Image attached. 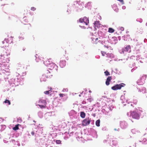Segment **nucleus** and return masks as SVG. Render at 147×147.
<instances>
[{
  "label": "nucleus",
  "instance_id": "obj_36",
  "mask_svg": "<svg viewBox=\"0 0 147 147\" xmlns=\"http://www.w3.org/2000/svg\"><path fill=\"white\" fill-rule=\"evenodd\" d=\"M99 41H100V42H101V43L103 45L106 44V43H107V42H108V41H100V40H99Z\"/></svg>",
  "mask_w": 147,
  "mask_h": 147
},
{
  "label": "nucleus",
  "instance_id": "obj_7",
  "mask_svg": "<svg viewBox=\"0 0 147 147\" xmlns=\"http://www.w3.org/2000/svg\"><path fill=\"white\" fill-rule=\"evenodd\" d=\"M79 22L81 23H84L86 25L89 23V18L86 17H84L83 18H80L79 20Z\"/></svg>",
  "mask_w": 147,
  "mask_h": 147
},
{
  "label": "nucleus",
  "instance_id": "obj_30",
  "mask_svg": "<svg viewBox=\"0 0 147 147\" xmlns=\"http://www.w3.org/2000/svg\"><path fill=\"white\" fill-rule=\"evenodd\" d=\"M137 100L136 99H134L133 100L132 103L134 105H136L137 103Z\"/></svg>",
  "mask_w": 147,
  "mask_h": 147
},
{
  "label": "nucleus",
  "instance_id": "obj_9",
  "mask_svg": "<svg viewBox=\"0 0 147 147\" xmlns=\"http://www.w3.org/2000/svg\"><path fill=\"white\" fill-rule=\"evenodd\" d=\"M121 128L122 129L126 128L128 126V124L127 122L124 121H121L120 123Z\"/></svg>",
  "mask_w": 147,
  "mask_h": 147
},
{
  "label": "nucleus",
  "instance_id": "obj_26",
  "mask_svg": "<svg viewBox=\"0 0 147 147\" xmlns=\"http://www.w3.org/2000/svg\"><path fill=\"white\" fill-rule=\"evenodd\" d=\"M115 30L111 28H109L108 29V32L109 33H112L114 32Z\"/></svg>",
  "mask_w": 147,
  "mask_h": 147
},
{
  "label": "nucleus",
  "instance_id": "obj_11",
  "mask_svg": "<svg viewBox=\"0 0 147 147\" xmlns=\"http://www.w3.org/2000/svg\"><path fill=\"white\" fill-rule=\"evenodd\" d=\"M9 55V53H7V52L5 51L4 52H3V54L1 53L0 56L1 57L7 59V60L9 61V59L7 57H8V55Z\"/></svg>",
  "mask_w": 147,
  "mask_h": 147
},
{
  "label": "nucleus",
  "instance_id": "obj_22",
  "mask_svg": "<svg viewBox=\"0 0 147 147\" xmlns=\"http://www.w3.org/2000/svg\"><path fill=\"white\" fill-rule=\"evenodd\" d=\"M86 116V113L84 111H81L80 112V116L82 118H84Z\"/></svg>",
  "mask_w": 147,
  "mask_h": 147
},
{
  "label": "nucleus",
  "instance_id": "obj_29",
  "mask_svg": "<svg viewBox=\"0 0 147 147\" xmlns=\"http://www.w3.org/2000/svg\"><path fill=\"white\" fill-rule=\"evenodd\" d=\"M9 42V40L8 39L5 38L4 40L2 42V43L3 44L5 43H6L7 44Z\"/></svg>",
  "mask_w": 147,
  "mask_h": 147
},
{
  "label": "nucleus",
  "instance_id": "obj_3",
  "mask_svg": "<svg viewBox=\"0 0 147 147\" xmlns=\"http://www.w3.org/2000/svg\"><path fill=\"white\" fill-rule=\"evenodd\" d=\"M36 145L39 147H43L45 145L46 143L43 138H41L40 137L35 138Z\"/></svg>",
  "mask_w": 147,
  "mask_h": 147
},
{
  "label": "nucleus",
  "instance_id": "obj_44",
  "mask_svg": "<svg viewBox=\"0 0 147 147\" xmlns=\"http://www.w3.org/2000/svg\"><path fill=\"white\" fill-rule=\"evenodd\" d=\"M137 67H134L131 69V71L132 72H133L136 69Z\"/></svg>",
  "mask_w": 147,
  "mask_h": 147
},
{
  "label": "nucleus",
  "instance_id": "obj_46",
  "mask_svg": "<svg viewBox=\"0 0 147 147\" xmlns=\"http://www.w3.org/2000/svg\"><path fill=\"white\" fill-rule=\"evenodd\" d=\"M68 90L67 88H64L63 90L62 91L63 92H65L66 91L67 92L68 91Z\"/></svg>",
  "mask_w": 147,
  "mask_h": 147
},
{
  "label": "nucleus",
  "instance_id": "obj_38",
  "mask_svg": "<svg viewBox=\"0 0 147 147\" xmlns=\"http://www.w3.org/2000/svg\"><path fill=\"white\" fill-rule=\"evenodd\" d=\"M104 46L107 48L108 49H111V47L110 46H109L108 45H104Z\"/></svg>",
  "mask_w": 147,
  "mask_h": 147
},
{
  "label": "nucleus",
  "instance_id": "obj_32",
  "mask_svg": "<svg viewBox=\"0 0 147 147\" xmlns=\"http://www.w3.org/2000/svg\"><path fill=\"white\" fill-rule=\"evenodd\" d=\"M142 143L143 144H146L147 143V140L144 138L142 141Z\"/></svg>",
  "mask_w": 147,
  "mask_h": 147
},
{
  "label": "nucleus",
  "instance_id": "obj_50",
  "mask_svg": "<svg viewBox=\"0 0 147 147\" xmlns=\"http://www.w3.org/2000/svg\"><path fill=\"white\" fill-rule=\"evenodd\" d=\"M120 30L122 31H123L124 30V28L123 27H121L120 28Z\"/></svg>",
  "mask_w": 147,
  "mask_h": 147
},
{
  "label": "nucleus",
  "instance_id": "obj_48",
  "mask_svg": "<svg viewBox=\"0 0 147 147\" xmlns=\"http://www.w3.org/2000/svg\"><path fill=\"white\" fill-rule=\"evenodd\" d=\"M79 26L82 28V29H85V28H85L84 26H81V25H80Z\"/></svg>",
  "mask_w": 147,
  "mask_h": 147
},
{
  "label": "nucleus",
  "instance_id": "obj_40",
  "mask_svg": "<svg viewBox=\"0 0 147 147\" xmlns=\"http://www.w3.org/2000/svg\"><path fill=\"white\" fill-rule=\"evenodd\" d=\"M50 90L46 91L44 92V93L46 94H49L50 93Z\"/></svg>",
  "mask_w": 147,
  "mask_h": 147
},
{
  "label": "nucleus",
  "instance_id": "obj_4",
  "mask_svg": "<svg viewBox=\"0 0 147 147\" xmlns=\"http://www.w3.org/2000/svg\"><path fill=\"white\" fill-rule=\"evenodd\" d=\"M140 112H142V110L138 111V110H136L135 111H133L131 113L130 116H131L132 118L136 119H139L140 118Z\"/></svg>",
  "mask_w": 147,
  "mask_h": 147
},
{
  "label": "nucleus",
  "instance_id": "obj_59",
  "mask_svg": "<svg viewBox=\"0 0 147 147\" xmlns=\"http://www.w3.org/2000/svg\"><path fill=\"white\" fill-rule=\"evenodd\" d=\"M125 36H127V37H129V38H130L129 37V34H127Z\"/></svg>",
  "mask_w": 147,
  "mask_h": 147
},
{
  "label": "nucleus",
  "instance_id": "obj_28",
  "mask_svg": "<svg viewBox=\"0 0 147 147\" xmlns=\"http://www.w3.org/2000/svg\"><path fill=\"white\" fill-rule=\"evenodd\" d=\"M4 103H7L8 104V105H10L11 104V102L10 101L7 99H6L4 102Z\"/></svg>",
  "mask_w": 147,
  "mask_h": 147
},
{
  "label": "nucleus",
  "instance_id": "obj_12",
  "mask_svg": "<svg viewBox=\"0 0 147 147\" xmlns=\"http://www.w3.org/2000/svg\"><path fill=\"white\" fill-rule=\"evenodd\" d=\"M90 135H91L94 138H97V135L96 131L93 129H90Z\"/></svg>",
  "mask_w": 147,
  "mask_h": 147
},
{
  "label": "nucleus",
  "instance_id": "obj_25",
  "mask_svg": "<svg viewBox=\"0 0 147 147\" xmlns=\"http://www.w3.org/2000/svg\"><path fill=\"white\" fill-rule=\"evenodd\" d=\"M100 120L99 119L97 120L96 121V125L97 127H99L100 126Z\"/></svg>",
  "mask_w": 147,
  "mask_h": 147
},
{
  "label": "nucleus",
  "instance_id": "obj_15",
  "mask_svg": "<svg viewBox=\"0 0 147 147\" xmlns=\"http://www.w3.org/2000/svg\"><path fill=\"white\" fill-rule=\"evenodd\" d=\"M68 114L70 116H72L74 117L77 114V112L74 110H72L68 113Z\"/></svg>",
  "mask_w": 147,
  "mask_h": 147
},
{
  "label": "nucleus",
  "instance_id": "obj_43",
  "mask_svg": "<svg viewBox=\"0 0 147 147\" xmlns=\"http://www.w3.org/2000/svg\"><path fill=\"white\" fill-rule=\"evenodd\" d=\"M102 129L103 131H105L107 130L106 127H104L102 128Z\"/></svg>",
  "mask_w": 147,
  "mask_h": 147
},
{
  "label": "nucleus",
  "instance_id": "obj_13",
  "mask_svg": "<svg viewBox=\"0 0 147 147\" xmlns=\"http://www.w3.org/2000/svg\"><path fill=\"white\" fill-rule=\"evenodd\" d=\"M125 50V52L127 53V52L130 53L131 52V48L130 45H128L126 46V47L123 48Z\"/></svg>",
  "mask_w": 147,
  "mask_h": 147
},
{
  "label": "nucleus",
  "instance_id": "obj_8",
  "mask_svg": "<svg viewBox=\"0 0 147 147\" xmlns=\"http://www.w3.org/2000/svg\"><path fill=\"white\" fill-rule=\"evenodd\" d=\"M90 119H89V118L85 119L82 121V125L83 126H86L90 123Z\"/></svg>",
  "mask_w": 147,
  "mask_h": 147
},
{
  "label": "nucleus",
  "instance_id": "obj_14",
  "mask_svg": "<svg viewBox=\"0 0 147 147\" xmlns=\"http://www.w3.org/2000/svg\"><path fill=\"white\" fill-rule=\"evenodd\" d=\"M94 26V29L96 30V28H98L100 27V24L99 21H96L94 22L93 23Z\"/></svg>",
  "mask_w": 147,
  "mask_h": 147
},
{
  "label": "nucleus",
  "instance_id": "obj_2",
  "mask_svg": "<svg viewBox=\"0 0 147 147\" xmlns=\"http://www.w3.org/2000/svg\"><path fill=\"white\" fill-rule=\"evenodd\" d=\"M43 63L46 66L48 67L49 69L52 70L53 69H54L56 71L57 70L58 66L55 63L48 60L44 61Z\"/></svg>",
  "mask_w": 147,
  "mask_h": 147
},
{
  "label": "nucleus",
  "instance_id": "obj_37",
  "mask_svg": "<svg viewBox=\"0 0 147 147\" xmlns=\"http://www.w3.org/2000/svg\"><path fill=\"white\" fill-rule=\"evenodd\" d=\"M136 21L140 23H141L142 22V20L141 18L137 19H136Z\"/></svg>",
  "mask_w": 147,
  "mask_h": 147
},
{
  "label": "nucleus",
  "instance_id": "obj_61",
  "mask_svg": "<svg viewBox=\"0 0 147 147\" xmlns=\"http://www.w3.org/2000/svg\"><path fill=\"white\" fill-rule=\"evenodd\" d=\"M102 32L101 31H99L98 32V34L99 35L100 33H101Z\"/></svg>",
  "mask_w": 147,
  "mask_h": 147
},
{
  "label": "nucleus",
  "instance_id": "obj_19",
  "mask_svg": "<svg viewBox=\"0 0 147 147\" xmlns=\"http://www.w3.org/2000/svg\"><path fill=\"white\" fill-rule=\"evenodd\" d=\"M48 76L47 77L45 75H42L41 78H40V81L41 82L42 81L45 82L47 80V78H48Z\"/></svg>",
  "mask_w": 147,
  "mask_h": 147
},
{
  "label": "nucleus",
  "instance_id": "obj_42",
  "mask_svg": "<svg viewBox=\"0 0 147 147\" xmlns=\"http://www.w3.org/2000/svg\"><path fill=\"white\" fill-rule=\"evenodd\" d=\"M36 8L34 7H32L31 8V10L32 11H34L36 10Z\"/></svg>",
  "mask_w": 147,
  "mask_h": 147
},
{
  "label": "nucleus",
  "instance_id": "obj_17",
  "mask_svg": "<svg viewBox=\"0 0 147 147\" xmlns=\"http://www.w3.org/2000/svg\"><path fill=\"white\" fill-rule=\"evenodd\" d=\"M112 79L111 76H108L106 80L105 84L106 85L108 86L110 84V82Z\"/></svg>",
  "mask_w": 147,
  "mask_h": 147
},
{
  "label": "nucleus",
  "instance_id": "obj_16",
  "mask_svg": "<svg viewBox=\"0 0 147 147\" xmlns=\"http://www.w3.org/2000/svg\"><path fill=\"white\" fill-rule=\"evenodd\" d=\"M66 65V61L65 60L61 61L59 62V65L61 68L64 67Z\"/></svg>",
  "mask_w": 147,
  "mask_h": 147
},
{
  "label": "nucleus",
  "instance_id": "obj_21",
  "mask_svg": "<svg viewBox=\"0 0 147 147\" xmlns=\"http://www.w3.org/2000/svg\"><path fill=\"white\" fill-rule=\"evenodd\" d=\"M119 52L120 54H123L124 55L126 54V53L125 52V50H124V49L123 48L119 50Z\"/></svg>",
  "mask_w": 147,
  "mask_h": 147
},
{
  "label": "nucleus",
  "instance_id": "obj_60",
  "mask_svg": "<svg viewBox=\"0 0 147 147\" xmlns=\"http://www.w3.org/2000/svg\"><path fill=\"white\" fill-rule=\"evenodd\" d=\"M118 39L119 40H121V37L120 36H118Z\"/></svg>",
  "mask_w": 147,
  "mask_h": 147
},
{
  "label": "nucleus",
  "instance_id": "obj_54",
  "mask_svg": "<svg viewBox=\"0 0 147 147\" xmlns=\"http://www.w3.org/2000/svg\"><path fill=\"white\" fill-rule=\"evenodd\" d=\"M112 38L114 40H117V38L116 37H113Z\"/></svg>",
  "mask_w": 147,
  "mask_h": 147
},
{
  "label": "nucleus",
  "instance_id": "obj_35",
  "mask_svg": "<svg viewBox=\"0 0 147 147\" xmlns=\"http://www.w3.org/2000/svg\"><path fill=\"white\" fill-rule=\"evenodd\" d=\"M92 2H89L88 3H87L86 4V5L85 7H86L88 6H90Z\"/></svg>",
  "mask_w": 147,
  "mask_h": 147
},
{
  "label": "nucleus",
  "instance_id": "obj_62",
  "mask_svg": "<svg viewBox=\"0 0 147 147\" xmlns=\"http://www.w3.org/2000/svg\"><path fill=\"white\" fill-rule=\"evenodd\" d=\"M95 58L97 59H98L100 58L99 56H95Z\"/></svg>",
  "mask_w": 147,
  "mask_h": 147
},
{
  "label": "nucleus",
  "instance_id": "obj_24",
  "mask_svg": "<svg viewBox=\"0 0 147 147\" xmlns=\"http://www.w3.org/2000/svg\"><path fill=\"white\" fill-rule=\"evenodd\" d=\"M38 115L39 118H41L43 117V113L42 112L39 111L38 113Z\"/></svg>",
  "mask_w": 147,
  "mask_h": 147
},
{
  "label": "nucleus",
  "instance_id": "obj_23",
  "mask_svg": "<svg viewBox=\"0 0 147 147\" xmlns=\"http://www.w3.org/2000/svg\"><path fill=\"white\" fill-rule=\"evenodd\" d=\"M20 125L19 124L16 125L15 126L13 127V129L14 131H16L19 129V126Z\"/></svg>",
  "mask_w": 147,
  "mask_h": 147
},
{
  "label": "nucleus",
  "instance_id": "obj_53",
  "mask_svg": "<svg viewBox=\"0 0 147 147\" xmlns=\"http://www.w3.org/2000/svg\"><path fill=\"white\" fill-rule=\"evenodd\" d=\"M3 142L5 143H7L8 142V141H7V140H3Z\"/></svg>",
  "mask_w": 147,
  "mask_h": 147
},
{
  "label": "nucleus",
  "instance_id": "obj_63",
  "mask_svg": "<svg viewBox=\"0 0 147 147\" xmlns=\"http://www.w3.org/2000/svg\"><path fill=\"white\" fill-rule=\"evenodd\" d=\"M107 140H104L103 141L104 142H107Z\"/></svg>",
  "mask_w": 147,
  "mask_h": 147
},
{
  "label": "nucleus",
  "instance_id": "obj_6",
  "mask_svg": "<svg viewBox=\"0 0 147 147\" xmlns=\"http://www.w3.org/2000/svg\"><path fill=\"white\" fill-rule=\"evenodd\" d=\"M38 105L41 109H43L45 107L47 102L45 100L41 99L39 100Z\"/></svg>",
  "mask_w": 147,
  "mask_h": 147
},
{
  "label": "nucleus",
  "instance_id": "obj_1",
  "mask_svg": "<svg viewBox=\"0 0 147 147\" xmlns=\"http://www.w3.org/2000/svg\"><path fill=\"white\" fill-rule=\"evenodd\" d=\"M18 76L14 78H12L8 80V82L10 86H16L18 85L19 84L22 85V83H21L22 80H21V79Z\"/></svg>",
  "mask_w": 147,
  "mask_h": 147
},
{
  "label": "nucleus",
  "instance_id": "obj_52",
  "mask_svg": "<svg viewBox=\"0 0 147 147\" xmlns=\"http://www.w3.org/2000/svg\"><path fill=\"white\" fill-rule=\"evenodd\" d=\"M31 134L32 135L34 136L35 134V133L34 131H32L31 132Z\"/></svg>",
  "mask_w": 147,
  "mask_h": 147
},
{
  "label": "nucleus",
  "instance_id": "obj_27",
  "mask_svg": "<svg viewBox=\"0 0 147 147\" xmlns=\"http://www.w3.org/2000/svg\"><path fill=\"white\" fill-rule=\"evenodd\" d=\"M122 38H123V40L126 41H129V39H130L129 37H127V36H122Z\"/></svg>",
  "mask_w": 147,
  "mask_h": 147
},
{
  "label": "nucleus",
  "instance_id": "obj_33",
  "mask_svg": "<svg viewBox=\"0 0 147 147\" xmlns=\"http://www.w3.org/2000/svg\"><path fill=\"white\" fill-rule=\"evenodd\" d=\"M61 141L60 140H56V143L57 144H61Z\"/></svg>",
  "mask_w": 147,
  "mask_h": 147
},
{
  "label": "nucleus",
  "instance_id": "obj_41",
  "mask_svg": "<svg viewBox=\"0 0 147 147\" xmlns=\"http://www.w3.org/2000/svg\"><path fill=\"white\" fill-rule=\"evenodd\" d=\"M131 132H132V133H133V134H136V131H137H137H136L135 130V129H131Z\"/></svg>",
  "mask_w": 147,
  "mask_h": 147
},
{
  "label": "nucleus",
  "instance_id": "obj_55",
  "mask_svg": "<svg viewBox=\"0 0 147 147\" xmlns=\"http://www.w3.org/2000/svg\"><path fill=\"white\" fill-rule=\"evenodd\" d=\"M126 8V7L125 6H123L122 7V9H124Z\"/></svg>",
  "mask_w": 147,
  "mask_h": 147
},
{
  "label": "nucleus",
  "instance_id": "obj_34",
  "mask_svg": "<svg viewBox=\"0 0 147 147\" xmlns=\"http://www.w3.org/2000/svg\"><path fill=\"white\" fill-rule=\"evenodd\" d=\"M139 51V50H136L134 51V53L136 54H138L140 53Z\"/></svg>",
  "mask_w": 147,
  "mask_h": 147
},
{
  "label": "nucleus",
  "instance_id": "obj_57",
  "mask_svg": "<svg viewBox=\"0 0 147 147\" xmlns=\"http://www.w3.org/2000/svg\"><path fill=\"white\" fill-rule=\"evenodd\" d=\"M82 103L83 104H85L86 103V102L85 101H84L83 100L82 102Z\"/></svg>",
  "mask_w": 147,
  "mask_h": 147
},
{
  "label": "nucleus",
  "instance_id": "obj_10",
  "mask_svg": "<svg viewBox=\"0 0 147 147\" xmlns=\"http://www.w3.org/2000/svg\"><path fill=\"white\" fill-rule=\"evenodd\" d=\"M7 59L2 57L0 58V67H2L4 66L6 62H8L7 60Z\"/></svg>",
  "mask_w": 147,
  "mask_h": 147
},
{
  "label": "nucleus",
  "instance_id": "obj_47",
  "mask_svg": "<svg viewBox=\"0 0 147 147\" xmlns=\"http://www.w3.org/2000/svg\"><path fill=\"white\" fill-rule=\"evenodd\" d=\"M19 38L20 40H22L24 39V38L23 37H22L19 36Z\"/></svg>",
  "mask_w": 147,
  "mask_h": 147
},
{
  "label": "nucleus",
  "instance_id": "obj_49",
  "mask_svg": "<svg viewBox=\"0 0 147 147\" xmlns=\"http://www.w3.org/2000/svg\"><path fill=\"white\" fill-rule=\"evenodd\" d=\"M59 96L60 97H62L63 96H64V94H59Z\"/></svg>",
  "mask_w": 147,
  "mask_h": 147
},
{
  "label": "nucleus",
  "instance_id": "obj_45",
  "mask_svg": "<svg viewBox=\"0 0 147 147\" xmlns=\"http://www.w3.org/2000/svg\"><path fill=\"white\" fill-rule=\"evenodd\" d=\"M101 53L102 55L103 56H104L105 55V52L102 51H101Z\"/></svg>",
  "mask_w": 147,
  "mask_h": 147
},
{
  "label": "nucleus",
  "instance_id": "obj_20",
  "mask_svg": "<svg viewBox=\"0 0 147 147\" xmlns=\"http://www.w3.org/2000/svg\"><path fill=\"white\" fill-rule=\"evenodd\" d=\"M110 144L111 146H115L117 144V142L116 141L112 140V141L110 142Z\"/></svg>",
  "mask_w": 147,
  "mask_h": 147
},
{
  "label": "nucleus",
  "instance_id": "obj_5",
  "mask_svg": "<svg viewBox=\"0 0 147 147\" xmlns=\"http://www.w3.org/2000/svg\"><path fill=\"white\" fill-rule=\"evenodd\" d=\"M125 84L123 83H121L119 84H116L111 87V89L114 90L120 89L122 87H124Z\"/></svg>",
  "mask_w": 147,
  "mask_h": 147
},
{
  "label": "nucleus",
  "instance_id": "obj_51",
  "mask_svg": "<svg viewBox=\"0 0 147 147\" xmlns=\"http://www.w3.org/2000/svg\"><path fill=\"white\" fill-rule=\"evenodd\" d=\"M126 102L128 104H129L130 102V101H129V100H126Z\"/></svg>",
  "mask_w": 147,
  "mask_h": 147
},
{
  "label": "nucleus",
  "instance_id": "obj_39",
  "mask_svg": "<svg viewBox=\"0 0 147 147\" xmlns=\"http://www.w3.org/2000/svg\"><path fill=\"white\" fill-rule=\"evenodd\" d=\"M71 10L69 9H67V14H69L71 13Z\"/></svg>",
  "mask_w": 147,
  "mask_h": 147
},
{
  "label": "nucleus",
  "instance_id": "obj_58",
  "mask_svg": "<svg viewBox=\"0 0 147 147\" xmlns=\"http://www.w3.org/2000/svg\"><path fill=\"white\" fill-rule=\"evenodd\" d=\"M47 74H48V73H50V72L49 71H48V70H47Z\"/></svg>",
  "mask_w": 147,
  "mask_h": 147
},
{
  "label": "nucleus",
  "instance_id": "obj_18",
  "mask_svg": "<svg viewBox=\"0 0 147 147\" xmlns=\"http://www.w3.org/2000/svg\"><path fill=\"white\" fill-rule=\"evenodd\" d=\"M146 77L147 76L146 75H144L143 76H142L140 79V80L142 82V83L141 84H144V83L145 80L146 79Z\"/></svg>",
  "mask_w": 147,
  "mask_h": 147
},
{
  "label": "nucleus",
  "instance_id": "obj_64",
  "mask_svg": "<svg viewBox=\"0 0 147 147\" xmlns=\"http://www.w3.org/2000/svg\"><path fill=\"white\" fill-rule=\"evenodd\" d=\"M109 110H111V111H112V109H111V107H109Z\"/></svg>",
  "mask_w": 147,
  "mask_h": 147
},
{
  "label": "nucleus",
  "instance_id": "obj_31",
  "mask_svg": "<svg viewBox=\"0 0 147 147\" xmlns=\"http://www.w3.org/2000/svg\"><path fill=\"white\" fill-rule=\"evenodd\" d=\"M104 73L106 76H108L110 75V73L107 70L105 71Z\"/></svg>",
  "mask_w": 147,
  "mask_h": 147
},
{
  "label": "nucleus",
  "instance_id": "obj_56",
  "mask_svg": "<svg viewBox=\"0 0 147 147\" xmlns=\"http://www.w3.org/2000/svg\"><path fill=\"white\" fill-rule=\"evenodd\" d=\"M119 129H119V128L118 129H116V128H115V129H114V130L115 131H119Z\"/></svg>",
  "mask_w": 147,
  "mask_h": 147
}]
</instances>
